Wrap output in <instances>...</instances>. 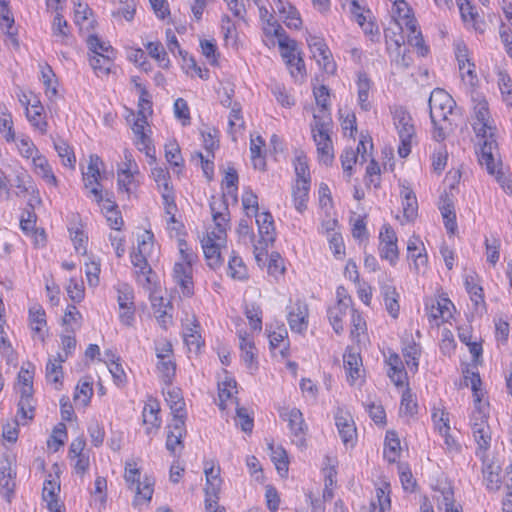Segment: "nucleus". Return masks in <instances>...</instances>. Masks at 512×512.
<instances>
[{
  "mask_svg": "<svg viewBox=\"0 0 512 512\" xmlns=\"http://www.w3.org/2000/svg\"><path fill=\"white\" fill-rule=\"evenodd\" d=\"M332 119L330 115L314 114V123L311 125L314 142L317 146L320 161L329 165L332 163L333 145L330 137Z\"/></svg>",
  "mask_w": 512,
  "mask_h": 512,
  "instance_id": "obj_1",
  "label": "nucleus"
},
{
  "mask_svg": "<svg viewBox=\"0 0 512 512\" xmlns=\"http://www.w3.org/2000/svg\"><path fill=\"white\" fill-rule=\"evenodd\" d=\"M210 209L212 212L213 221L215 222L219 235H217L214 231L211 232L212 236L208 235L207 240L202 242V248L208 266L211 269L215 270L222 265L223 260L218 245L214 243V238L220 239L221 234H224L226 232V226L228 221L226 216L228 214L218 211L215 201L210 203Z\"/></svg>",
  "mask_w": 512,
  "mask_h": 512,
  "instance_id": "obj_2",
  "label": "nucleus"
},
{
  "mask_svg": "<svg viewBox=\"0 0 512 512\" xmlns=\"http://www.w3.org/2000/svg\"><path fill=\"white\" fill-rule=\"evenodd\" d=\"M393 120L400 139L398 154L401 158H406L411 152L412 139L415 136L412 117L407 110L399 107L393 112Z\"/></svg>",
  "mask_w": 512,
  "mask_h": 512,
  "instance_id": "obj_3",
  "label": "nucleus"
},
{
  "mask_svg": "<svg viewBox=\"0 0 512 512\" xmlns=\"http://www.w3.org/2000/svg\"><path fill=\"white\" fill-rule=\"evenodd\" d=\"M428 105L431 121L433 125H437L438 122H448V116L453 113L456 102L445 90L436 88L430 94Z\"/></svg>",
  "mask_w": 512,
  "mask_h": 512,
  "instance_id": "obj_4",
  "label": "nucleus"
},
{
  "mask_svg": "<svg viewBox=\"0 0 512 512\" xmlns=\"http://www.w3.org/2000/svg\"><path fill=\"white\" fill-rule=\"evenodd\" d=\"M306 41L318 64L321 65L327 73L333 74L336 70V65L332 60L331 51L325 43V40L321 37L309 34Z\"/></svg>",
  "mask_w": 512,
  "mask_h": 512,
  "instance_id": "obj_5",
  "label": "nucleus"
},
{
  "mask_svg": "<svg viewBox=\"0 0 512 512\" xmlns=\"http://www.w3.org/2000/svg\"><path fill=\"white\" fill-rule=\"evenodd\" d=\"M475 121L472 124L477 137L495 135L496 126L491 119L488 103L485 100L479 101L474 106Z\"/></svg>",
  "mask_w": 512,
  "mask_h": 512,
  "instance_id": "obj_6",
  "label": "nucleus"
},
{
  "mask_svg": "<svg viewBox=\"0 0 512 512\" xmlns=\"http://www.w3.org/2000/svg\"><path fill=\"white\" fill-rule=\"evenodd\" d=\"M308 316V305L304 301L297 300L287 316L290 329L298 333L306 331L308 328Z\"/></svg>",
  "mask_w": 512,
  "mask_h": 512,
  "instance_id": "obj_7",
  "label": "nucleus"
},
{
  "mask_svg": "<svg viewBox=\"0 0 512 512\" xmlns=\"http://www.w3.org/2000/svg\"><path fill=\"white\" fill-rule=\"evenodd\" d=\"M273 36L278 38V45L280 47L281 56L285 60L287 65H291V60H295L297 57V42L287 35L286 31L280 24H273Z\"/></svg>",
  "mask_w": 512,
  "mask_h": 512,
  "instance_id": "obj_8",
  "label": "nucleus"
},
{
  "mask_svg": "<svg viewBox=\"0 0 512 512\" xmlns=\"http://www.w3.org/2000/svg\"><path fill=\"white\" fill-rule=\"evenodd\" d=\"M335 425L345 446H354L356 440V427L350 414L342 411L335 415Z\"/></svg>",
  "mask_w": 512,
  "mask_h": 512,
  "instance_id": "obj_9",
  "label": "nucleus"
},
{
  "mask_svg": "<svg viewBox=\"0 0 512 512\" xmlns=\"http://www.w3.org/2000/svg\"><path fill=\"white\" fill-rule=\"evenodd\" d=\"M483 142L481 143L480 153L478 160L481 166H485L489 174L494 175L496 173V162L494 159L493 151L497 149V142L495 135H489L487 137H481Z\"/></svg>",
  "mask_w": 512,
  "mask_h": 512,
  "instance_id": "obj_10",
  "label": "nucleus"
},
{
  "mask_svg": "<svg viewBox=\"0 0 512 512\" xmlns=\"http://www.w3.org/2000/svg\"><path fill=\"white\" fill-rule=\"evenodd\" d=\"M256 223L260 235V245L273 244L276 238L273 216L270 212L256 213Z\"/></svg>",
  "mask_w": 512,
  "mask_h": 512,
  "instance_id": "obj_11",
  "label": "nucleus"
},
{
  "mask_svg": "<svg viewBox=\"0 0 512 512\" xmlns=\"http://www.w3.org/2000/svg\"><path fill=\"white\" fill-rule=\"evenodd\" d=\"M168 428L166 448L171 454L175 455L177 447L180 450L184 448L183 437L186 435L185 421L181 417H177L173 419L172 424Z\"/></svg>",
  "mask_w": 512,
  "mask_h": 512,
  "instance_id": "obj_12",
  "label": "nucleus"
},
{
  "mask_svg": "<svg viewBox=\"0 0 512 512\" xmlns=\"http://www.w3.org/2000/svg\"><path fill=\"white\" fill-rule=\"evenodd\" d=\"M131 262L133 266L138 269L136 270L138 281L144 288L151 289V285L154 283L153 277L155 273L148 264L147 257L133 252L131 254Z\"/></svg>",
  "mask_w": 512,
  "mask_h": 512,
  "instance_id": "obj_13",
  "label": "nucleus"
},
{
  "mask_svg": "<svg viewBox=\"0 0 512 512\" xmlns=\"http://www.w3.org/2000/svg\"><path fill=\"white\" fill-rule=\"evenodd\" d=\"M173 277L185 297H191L194 294L192 281V267L176 263L173 269Z\"/></svg>",
  "mask_w": 512,
  "mask_h": 512,
  "instance_id": "obj_14",
  "label": "nucleus"
},
{
  "mask_svg": "<svg viewBox=\"0 0 512 512\" xmlns=\"http://www.w3.org/2000/svg\"><path fill=\"white\" fill-rule=\"evenodd\" d=\"M0 473V493L3 498L10 502L11 498L14 495V490L16 486V472L12 470L11 463L9 462L8 459L2 462Z\"/></svg>",
  "mask_w": 512,
  "mask_h": 512,
  "instance_id": "obj_15",
  "label": "nucleus"
},
{
  "mask_svg": "<svg viewBox=\"0 0 512 512\" xmlns=\"http://www.w3.org/2000/svg\"><path fill=\"white\" fill-rule=\"evenodd\" d=\"M286 416L291 433L295 437L293 441L298 446H303L305 444L304 435L307 427L305 425L302 412L297 408H293L288 411Z\"/></svg>",
  "mask_w": 512,
  "mask_h": 512,
  "instance_id": "obj_16",
  "label": "nucleus"
},
{
  "mask_svg": "<svg viewBox=\"0 0 512 512\" xmlns=\"http://www.w3.org/2000/svg\"><path fill=\"white\" fill-rule=\"evenodd\" d=\"M344 368L347 373V380L350 384H354L360 378V367L362 366V359L359 353L355 352L353 348H347L343 355Z\"/></svg>",
  "mask_w": 512,
  "mask_h": 512,
  "instance_id": "obj_17",
  "label": "nucleus"
},
{
  "mask_svg": "<svg viewBox=\"0 0 512 512\" xmlns=\"http://www.w3.org/2000/svg\"><path fill=\"white\" fill-rule=\"evenodd\" d=\"M406 29L410 32L408 35V42L410 45L418 48L420 56L424 57L428 54L429 48L424 44L421 32L418 30V24L414 16L403 19Z\"/></svg>",
  "mask_w": 512,
  "mask_h": 512,
  "instance_id": "obj_18",
  "label": "nucleus"
},
{
  "mask_svg": "<svg viewBox=\"0 0 512 512\" xmlns=\"http://www.w3.org/2000/svg\"><path fill=\"white\" fill-rule=\"evenodd\" d=\"M273 2L276 10L284 18V23L288 28L299 29L301 27L302 20L300 18L299 12L293 5L282 0H273Z\"/></svg>",
  "mask_w": 512,
  "mask_h": 512,
  "instance_id": "obj_19",
  "label": "nucleus"
},
{
  "mask_svg": "<svg viewBox=\"0 0 512 512\" xmlns=\"http://www.w3.org/2000/svg\"><path fill=\"white\" fill-rule=\"evenodd\" d=\"M159 412H160L159 402L156 399L149 397L147 403L144 406L143 413H142L144 424L151 425V427H147V429H146L147 434H151L152 429H158L160 427L161 420L158 417Z\"/></svg>",
  "mask_w": 512,
  "mask_h": 512,
  "instance_id": "obj_20",
  "label": "nucleus"
},
{
  "mask_svg": "<svg viewBox=\"0 0 512 512\" xmlns=\"http://www.w3.org/2000/svg\"><path fill=\"white\" fill-rule=\"evenodd\" d=\"M403 205V215L407 221H412L418 212V202L415 193L408 186L402 185L400 192Z\"/></svg>",
  "mask_w": 512,
  "mask_h": 512,
  "instance_id": "obj_21",
  "label": "nucleus"
},
{
  "mask_svg": "<svg viewBox=\"0 0 512 512\" xmlns=\"http://www.w3.org/2000/svg\"><path fill=\"white\" fill-rule=\"evenodd\" d=\"M310 190V180L296 181L293 187L292 196L295 209L303 213L307 209L308 194Z\"/></svg>",
  "mask_w": 512,
  "mask_h": 512,
  "instance_id": "obj_22",
  "label": "nucleus"
},
{
  "mask_svg": "<svg viewBox=\"0 0 512 512\" xmlns=\"http://www.w3.org/2000/svg\"><path fill=\"white\" fill-rule=\"evenodd\" d=\"M381 294L384 298V303L387 312L393 317L397 318L399 314V294L396 291V288L389 284L381 285Z\"/></svg>",
  "mask_w": 512,
  "mask_h": 512,
  "instance_id": "obj_23",
  "label": "nucleus"
},
{
  "mask_svg": "<svg viewBox=\"0 0 512 512\" xmlns=\"http://www.w3.org/2000/svg\"><path fill=\"white\" fill-rule=\"evenodd\" d=\"M473 437L477 444L476 455L481 459L486 457V452L490 448L491 432L490 427H472Z\"/></svg>",
  "mask_w": 512,
  "mask_h": 512,
  "instance_id": "obj_24",
  "label": "nucleus"
},
{
  "mask_svg": "<svg viewBox=\"0 0 512 512\" xmlns=\"http://www.w3.org/2000/svg\"><path fill=\"white\" fill-rule=\"evenodd\" d=\"M239 346L241 350V357L246 364V366L250 369L257 368L256 354H255V345L254 342L249 339L245 334L239 333Z\"/></svg>",
  "mask_w": 512,
  "mask_h": 512,
  "instance_id": "obj_25",
  "label": "nucleus"
},
{
  "mask_svg": "<svg viewBox=\"0 0 512 512\" xmlns=\"http://www.w3.org/2000/svg\"><path fill=\"white\" fill-rule=\"evenodd\" d=\"M439 209L444 219V224L447 231L449 233L454 234V232L457 229L456 213L454 209V203L447 195H445V197H442V202L441 205L439 206Z\"/></svg>",
  "mask_w": 512,
  "mask_h": 512,
  "instance_id": "obj_26",
  "label": "nucleus"
},
{
  "mask_svg": "<svg viewBox=\"0 0 512 512\" xmlns=\"http://www.w3.org/2000/svg\"><path fill=\"white\" fill-rule=\"evenodd\" d=\"M349 308L350 306H346L345 302L337 301L333 307L328 309V319L335 333L341 334L343 332L342 320Z\"/></svg>",
  "mask_w": 512,
  "mask_h": 512,
  "instance_id": "obj_27",
  "label": "nucleus"
},
{
  "mask_svg": "<svg viewBox=\"0 0 512 512\" xmlns=\"http://www.w3.org/2000/svg\"><path fill=\"white\" fill-rule=\"evenodd\" d=\"M33 164L37 175H39L47 184L57 186V178L54 175L48 160L44 156L37 155L33 157Z\"/></svg>",
  "mask_w": 512,
  "mask_h": 512,
  "instance_id": "obj_28",
  "label": "nucleus"
},
{
  "mask_svg": "<svg viewBox=\"0 0 512 512\" xmlns=\"http://www.w3.org/2000/svg\"><path fill=\"white\" fill-rule=\"evenodd\" d=\"M166 402L171 409L173 419L181 417L183 421L186 419L185 401L181 396L179 389H171L167 392Z\"/></svg>",
  "mask_w": 512,
  "mask_h": 512,
  "instance_id": "obj_29",
  "label": "nucleus"
},
{
  "mask_svg": "<svg viewBox=\"0 0 512 512\" xmlns=\"http://www.w3.org/2000/svg\"><path fill=\"white\" fill-rule=\"evenodd\" d=\"M401 447L398 435L394 431H388L385 438L384 457L388 462L394 463L400 455Z\"/></svg>",
  "mask_w": 512,
  "mask_h": 512,
  "instance_id": "obj_30",
  "label": "nucleus"
},
{
  "mask_svg": "<svg viewBox=\"0 0 512 512\" xmlns=\"http://www.w3.org/2000/svg\"><path fill=\"white\" fill-rule=\"evenodd\" d=\"M228 275L237 280H245L248 277L246 266L241 257L232 252L228 261Z\"/></svg>",
  "mask_w": 512,
  "mask_h": 512,
  "instance_id": "obj_31",
  "label": "nucleus"
},
{
  "mask_svg": "<svg viewBox=\"0 0 512 512\" xmlns=\"http://www.w3.org/2000/svg\"><path fill=\"white\" fill-rule=\"evenodd\" d=\"M101 164H102V160L98 155H96V154L90 155L87 172L83 173V178H84L86 187H89L94 183L99 185V182H98V178L100 176L99 166Z\"/></svg>",
  "mask_w": 512,
  "mask_h": 512,
  "instance_id": "obj_32",
  "label": "nucleus"
},
{
  "mask_svg": "<svg viewBox=\"0 0 512 512\" xmlns=\"http://www.w3.org/2000/svg\"><path fill=\"white\" fill-rule=\"evenodd\" d=\"M54 148L58 153V156L61 158L62 164L64 166L74 168L76 163V157L72 148L68 145V143L62 139H58L54 141Z\"/></svg>",
  "mask_w": 512,
  "mask_h": 512,
  "instance_id": "obj_33",
  "label": "nucleus"
},
{
  "mask_svg": "<svg viewBox=\"0 0 512 512\" xmlns=\"http://www.w3.org/2000/svg\"><path fill=\"white\" fill-rule=\"evenodd\" d=\"M157 370L160 373L162 381L166 385H171L176 374V363L173 361L172 357L158 359Z\"/></svg>",
  "mask_w": 512,
  "mask_h": 512,
  "instance_id": "obj_34",
  "label": "nucleus"
},
{
  "mask_svg": "<svg viewBox=\"0 0 512 512\" xmlns=\"http://www.w3.org/2000/svg\"><path fill=\"white\" fill-rule=\"evenodd\" d=\"M483 478L485 485L490 490H497L500 487V467L494 463L487 464L483 467Z\"/></svg>",
  "mask_w": 512,
  "mask_h": 512,
  "instance_id": "obj_35",
  "label": "nucleus"
},
{
  "mask_svg": "<svg viewBox=\"0 0 512 512\" xmlns=\"http://www.w3.org/2000/svg\"><path fill=\"white\" fill-rule=\"evenodd\" d=\"M489 404L474 402V410L471 414V428L472 427H486L489 426Z\"/></svg>",
  "mask_w": 512,
  "mask_h": 512,
  "instance_id": "obj_36",
  "label": "nucleus"
},
{
  "mask_svg": "<svg viewBox=\"0 0 512 512\" xmlns=\"http://www.w3.org/2000/svg\"><path fill=\"white\" fill-rule=\"evenodd\" d=\"M93 395L92 381L88 378L81 379L74 394L75 402H80L83 406H87Z\"/></svg>",
  "mask_w": 512,
  "mask_h": 512,
  "instance_id": "obj_37",
  "label": "nucleus"
},
{
  "mask_svg": "<svg viewBox=\"0 0 512 512\" xmlns=\"http://www.w3.org/2000/svg\"><path fill=\"white\" fill-rule=\"evenodd\" d=\"M113 55L111 53L93 55L89 59L90 65L95 72L107 75L111 71Z\"/></svg>",
  "mask_w": 512,
  "mask_h": 512,
  "instance_id": "obj_38",
  "label": "nucleus"
},
{
  "mask_svg": "<svg viewBox=\"0 0 512 512\" xmlns=\"http://www.w3.org/2000/svg\"><path fill=\"white\" fill-rule=\"evenodd\" d=\"M106 202L108 205H105L104 209L106 210V219L109 226L112 229L121 230L124 222L121 213L117 210V205L110 199H107Z\"/></svg>",
  "mask_w": 512,
  "mask_h": 512,
  "instance_id": "obj_39",
  "label": "nucleus"
},
{
  "mask_svg": "<svg viewBox=\"0 0 512 512\" xmlns=\"http://www.w3.org/2000/svg\"><path fill=\"white\" fill-rule=\"evenodd\" d=\"M402 353H403V356L405 358V362H406L408 368L411 371L416 372L418 370V365H419V363H418V358L420 356L419 346L415 342H412L403 348Z\"/></svg>",
  "mask_w": 512,
  "mask_h": 512,
  "instance_id": "obj_40",
  "label": "nucleus"
},
{
  "mask_svg": "<svg viewBox=\"0 0 512 512\" xmlns=\"http://www.w3.org/2000/svg\"><path fill=\"white\" fill-rule=\"evenodd\" d=\"M221 482H206L205 486V509L210 512L218 503V494L220 492Z\"/></svg>",
  "mask_w": 512,
  "mask_h": 512,
  "instance_id": "obj_41",
  "label": "nucleus"
},
{
  "mask_svg": "<svg viewBox=\"0 0 512 512\" xmlns=\"http://www.w3.org/2000/svg\"><path fill=\"white\" fill-rule=\"evenodd\" d=\"M498 85L502 100L508 107H512V80L506 72L499 73Z\"/></svg>",
  "mask_w": 512,
  "mask_h": 512,
  "instance_id": "obj_42",
  "label": "nucleus"
},
{
  "mask_svg": "<svg viewBox=\"0 0 512 512\" xmlns=\"http://www.w3.org/2000/svg\"><path fill=\"white\" fill-rule=\"evenodd\" d=\"M87 45L94 55L105 53L114 54L112 46L109 43L102 41L97 35H90L87 38Z\"/></svg>",
  "mask_w": 512,
  "mask_h": 512,
  "instance_id": "obj_43",
  "label": "nucleus"
},
{
  "mask_svg": "<svg viewBox=\"0 0 512 512\" xmlns=\"http://www.w3.org/2000/svg\"><path fill=\"white\" fill-rule=\"evenodd\" d=\"M465 287L467 292L470 294L471 300L476 305L484 301L483 289L475 282V277L473 275H467L465 277Z\"/></svg>",
  "mask_w": 512,
  "mask_h": 512,
  "instance_id": "obj_44",
  "label": "nucleus"
},
{
  "mask_svg": "<svg viewBox=\"0 0 512 512\" xmlns=\"http://www.w3.org/2000/svg\"><path fill=\"white\" fill-rule=\"evenodd\" d=\"M137 90L140 94L138 103V116H143V114H152V102L150 100V94L148 90L142 84H137Z\"/></svg>",
  "mask_w": 512,
  "mask_h": 512,
  "instance_id": "obj_45",
  "label": "nucleus"
},
{
  "mask_svg": "<svg viewBox=\"0 0 512 512\" xmlns=\"http://www.w3.org/2000/svg\"><path fill=\"white\" fill-rule=\"evenodd\" d=\"M165 157L167 162L174 167H181L183 165L180 147L175 141L165 145Z\"/></svg>",
  "mask_w": 512,
  "mask_h": 512,
  "instance_id": "obj_46",
  "label": "nucleus"
},
{
  "mask_svg": "<svg viewBox=\"0 0 512 512\" xmlns=\"http://www.w3.org/2000/svg\"><path fill=\"white\" fill-rule=\"evenodd\" d=\"M379 255L382 259L389 261L392 266H395L399 258L397 243L379 244Z\"/></svg>",
  "mask_w": 512,
  "mask_h": 512,
  "instance_id": "obj_47",
  "label": "nucleus"
},
{
  "mask_svg": "<svg viewBox=\"0 0 512 512\" xmlns=\"http://www.w3.org/2000/svg\"><path fill=\"white\" fill-rule=\"evenodd\" d=\"M223 185H225L227 189V194L236 200L238 190V173L233 167H229L227 169L223 179Z\"/></svg>",
  "mask_w": 512,
  "mask_h": 512,
  "instance_id": "obj_48",
  "label": "nucleus"
},
{
  "mask_svg": "<svg viewBox=\"0 0 512 512\" xmlns=\"http://www.w3.org/2000/svg\"><path fill=\"white\" fill-rule=\"evenodd\" d=\"M245 315L253 330L261 331L262 329V311L258 305L251 304L245 308Z\"/></svg>",
  "mask_w": 512,
  "mask_h": 512,
  "instance_id": "obj_49",
  "label": "nucleus"
},
{
  "mask_svg": "<svg viewBox=\"0 0 512 512\" xmlns=\"http://www.w3.org/2000/svg\"><path fill=\"white\" fill-rule=\"evenodd\" d=\"M35 366L27 362L24 364L18 374V381L21 384V388H30V391H33V376H34Z\"/></svg>",
  "mask_w": 512,
  "mask_h": 512,
  "instance_id": "obj_50",
  "label": "nucleus"
},
{
  "mask_svg": "<svg viewBox=\"0 0 512 512\" xmlns=\"http://www.w3.org/2000/svg\"><path fill=\"white\" fill-rule=\"evenodd\" d=\"M65 438H67V429L65 424L59 423L52 432L51 439L48 440L47 444L54 451H57L60 446L64 445Z\"/></svg>",
  "mask_w": 512,
  "mask_h": 512,
  "instance_id": "obj_51",
  "label": "nucleus"
},
{
  "mask_svg": "<svg viewBox=\"0 0 512 512\" xmlns=\"http://www.w3.org/2000/svg\"><path fill=\"white\" fill-rule=\"evenodd\" d=\"M29 316L32 329L35 332L40 333L42 328L46 326L45 311L40 306L33 307L29 310Z\"/></svg>",
  "mask_w": 512,
  "mask_h": 512,
  "instance_id": "obj_52",
  "label": "nucleus"
},
{
  "mask_svg": "<svg viewBox=\"0 0 512 512\" xmlns=\"http://www.w3.org/2000/svg\"><path fill=\"white\" fill-rule=\"evenodd\" d=\"M314 96L317 105L320 107V110L317 114L330 115L327 109L329 102V89L325 85H321L320 87L314 89Z\"/></svg>",
  "mask_w": 512,
  "mask_h": 512,
  "instance_id": "obj_53",
  "label": "nucleus"
},
{
  "mask_svg": "<svg viewBox=\"0 0 512 512\" xmlns=\"http://www.w3.org/2000/svg\"><path fill=\"white\" fill-rule=\"evenodd\" d=\"M500 240L498 238H493L490 242L489 239H485V247H486V258L487 262L491 265H495L500 257Z\"/></svg>",
  "mask_w": 512,
  "mask_h": 512,
  "instance_id": "obj_54",
  "label": "nucleus"
},
{
  "mask_svg": "<svg viewBox=\"0 0 512 512\" xmlns=\"http://www.w3.org/2000/svg\"><path fill=\"white\" fill-rule=\"evenodd\" d=\"M43 107L42 106H35V110H28L27 109V118L29 122L38 130L41 131V133H46L47 131V122L41 118L42 116Z\"/></svg>",
  "mask_w": 512,
  "mask_h": 512,
  "instance_id": "obj_55",
  "label": "nucleus"
},
{
  "mask_svg": "<svg viewBox=\"0 0 512 512\" xmlns=\"http://www.w3.org/2000/svg\"><path fill=\"white\" fill-rule=\"evenodd\" d=\"M272 449V461L274 462L276 469L279 473L287 474L288 472V457L286 451L278 447L276 449Z\"/></svg>",
  "mask_w": 512,
  "mask_h": 512,
  "instance_id": "obj_56",
  "label": "nucleus"
},
{
  "mask_svg": "<svg viewBox=\"0 0 512 512\" xmlns=\"http://www.w3.org/2000/svg\"><path fill=\"white\" fill-rule=\"evenodd\" d=\"M133 298V290L130 286L123 284L118 288L117 301L121 310L130 306L134 307Z\"/></svg>",
  "mask_w": 512,
  "mask_h": 512,
  "instance_id": "obj_57",
  "label": "nucleus"
},
{
  "mask_svg": "<svg viewBox=\"0 0 512 512\" xmlns=\"http://www.w3.org/2000/svg\"><path fill=\"white\" fill-rule=\"evenodd\" d=\"M152 176L158 187L162 188V191H168L172 189V186L170 185V175L167 169L161 167L153 168Z\"/></svg>",
  "mask_w": 512,
  "mask_h": 512,
  "instance_id": "obj_58",
  "label": "nucleus"
},
{
  "mask_svg": "<svg viewBox=\"0 0 512 512\" xmlns=\"http://www.w3.org/2000/svg\"><path fill=\"white\" fill-rule=\"evenodd\" d=\"M417 408V402L413 399L410 390L407 389L402 394L400 412L404 413L405 415L413 416L417 413Z\"/></svg>",
  "mask_w": 512,
  "mask_h": 512,
  "instance_id": "obj_59",
  "label": "nucleus"
},
{
  "mask_svg": "<svg viewBox=\"0 0 512 512\" xmlns=\"http://www.w3.org/2000/svg\"><path fill=\"white\" fill-rule=\"evenodd\" d=\"M341 164L348 177L352 175L353 165L358 161L357 153L352 148H347L341 154Z\"/></svg>",
  "mask_w": 512,
  "mask_h": 512,
  "instance_id": "obj_60",
  "label": "nucleus"
},
{
  "mask_svg": "<svg viewBox=\"0 0 512 512\" xmlns=\"http://www.w3.org/2000/svg\"><path fill=\"white\" fill-rule=\"evenodd\" d=\"M390 484L384 482L382 486L376 489V502L377 507L389 509L391 506L390 501Z\"/></svg>",
  "mask_w": 512,
  "mask_h": 512,
  "instance_id": "obj_61",
  "label": "nucleus"
},
{
  "mask_svg": "<svg viewBox=\"0 0 512 512\" xmlns=\"http://www.w3.org/2000/svg\"><path fill=\"white\" fill-rule=\"evenodd\" d=\"M153 485L154 481L146 477L144 481L137 484L132 492L136 494V497H141L145 501H150L153 494Z\"/></svg>",
  "mask_w": 512,
  "mask_h": 512,
  "instance_id": "obj_62",
  "label": "nucleus"
},
{
  "mask_svg": "<svg viewBox=\"0 0 512 512\" xmlns=\"http://www.w3.org/2000/svg\"><path fill=\"white\" fill-rule=\"evenodd\" d=\"M88 433L91 438V442L95 447L102 445L104 441V428L97 421H92L88 426Z\"/></svg>",
  "mask_w": 512,
  "mask_h": 512,
  "instance_id": "obj_63",
  "label": "nucleus"
},
{
  "mask_svg": "<svg viewBox=\"0 0 512 512\" xmlns=\"http://www.w3.org/2000/svg\"><path fill=\"white\" fill-rule=\"evenodd\" d=\"M153 238L154 235L151 231H144V233L138 239V248L136 253L148 257L153 247Z\"/></svg>",
  "mask_w": 512,
  "mask_h": 512,
  "instance_id": "obj_64",
  "label": "nucleus"
}]
</instances>
